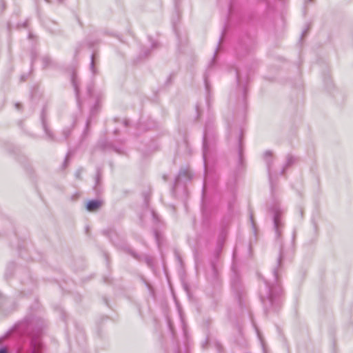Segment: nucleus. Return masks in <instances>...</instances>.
Instances as JSON below:
<instances>
[{
	"label": "nucleus",
	"mask_w": 353,
	"mask_h": 353,
	"mask_svg": "<svg viewBox=\"0 0 353 353\" xmlns=\"http://www.w3.org/2000/svg\"><path fill=\"white\" fill-rule=\"evenodd\" d=\"M102 205L100 200H92L88 202L86 208L90 212L97 210Z\"/></svg>",
	"instance_id": "1"
},
{
	"label": "nucleus",
	"mask_w": 353,
	"mask_h": 353,
	"mask_svg": "<svg viewBox=\"0 0 353 353\" xmlns=\"http://www.w3.org/2000/svg\"><path fill=\"white\" fill-rule=\"evenodd\" d=\"M0 353H8V350L6 348H2L0 350Z\"/></svg>",
	"instance_id": "2"
}]
</instances>
